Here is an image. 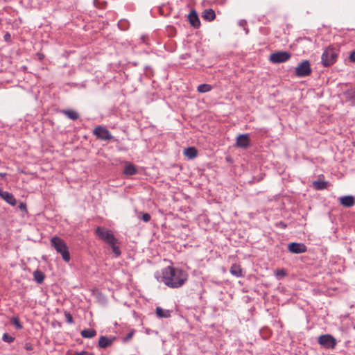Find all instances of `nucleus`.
I'll use <instances>...</instances> for the list:
<instances>
[{"mask_svg":"<svg viewBox=\"0 0 355 355\" xmlns=\"http://www.w3.org/2000/svg\"><path fill=\"white\" fill-rule=\"evenodd\" d=\"M187 279V273L180 268L167 266L162 270V280L169 288H180L184 284Z\"/></svg>","mask_w":355,"mask_h":355,"instance_id":"obj_1","label":"nucleus"},{"mask_svg":"<svg viewBox=\"0 0 355 355\" xmlns=\"http://www.w3.org/2000/svg\"><path fill=\"white\" fill-rule=\"evenodd\" d=\"M51 244L55 250L62 255L65 261L70 260V254L66 243L58 236H54L51 239Z\"/></svg>","mask_w":355,"mask_h":355,"instance_id":"obj_2","label":"nucleus"},{"mask_svg":"<svg viewBox=\"0 0 355 355\" xmlns=\"http://www.w3.org/2000/svg\"><path fill=\"white\" fill-rule=\"evenodd\" d=\"M95 234L101 240L103 241L108 245H113L114 242L118 241L117 239L112 232L105 227H97L95 230Z\"/></svg>","mask_w":355,"mask_h":355,"instance_id":"obj_3","label":"nucleus"},{"mask_svg":"<svg viewBox=\"0 0 355 355\" xmlns=\"http://www.w3.org/2000/svg\"><path fill=\"white\" fill-rule=\"evenodd\" d=\"M338 54L332 48L327 49L322 55V62L324 67L332 65L336 61Z\"/></svg>","mask_w":355,"mask_h":355,"instance_id":"obj_4","label":"nucleus"},{"mask_svg":"<svg viewBox=\"0 0 355 355\" xmlns=\"http://www.w3.org/2000/svg\"><path fill=\"white\" fill-rule=\"evenodd\" d=\"M318 343L325 349H334L337 341L336 338L330 334H323L318 337Z\"/></svg>","mask_w":355,"mask_h":355,"instance_id":"obj_5","label":"nucleus"},{"mask_svg":"<svg viewBox=\"0 0 355 355\" xmlns=\"http://www.w3.org/2000/svg\"><path fill=\"white\" fill-rule=\"evenodd\" d=\"M295 75L298 77L309 76L311 73L310 63L308 60L300 62L295 69Z\"/></svg>","mask_w":355,"mask_h":355,"instance_id":"obj_6","label":"nucleus"},{"mask_svg":"<svg viewBox=\"0 0 355 355\" xmlns=\"http://www.w3.org/2000/svg\"><path fill=\"white\" fill-rule=\"evenodd\" d=\"M291 57L287 51H276L270 55V61L272 63H282L288 61Z\"/></svg>","mask_w":355,"mask_h":355,"instance_id":"obj_7","label":"nucleus"},{"mask_svg":"<svg viewBox=\"0 0 355 355\" xmlns=\"http://www.w3.org/2000/svg\"><path fill=\"white\" fill-rule=\"evenodd\" d=\"M94 135L99 139L110 141L113 139L110 132L105 128L101 125L96 127L93 130Z\"/></svg>","mask_w":355,"mask_h":355,"instance_id":"obj_8","label":"nucleus"},{"mask_svg":"<svg viewBox=\"0 0 355 355\" xmlns=\"http://www.w3.org/2000/svg\"><path fill=\"white\" fill-rule=\"evenodd\" d=\"M236 146L245 149L250 145V137L248 134L239 135L236 138Z\"/></svg>","mask_w":355,"mask_h":355,"instance_id":"obj_9","label":"nucleus"},{"mask_svg":"<svg viewBox=\"0 0 355 355\" xmlns=\"http://www.w3.org/2000/svg\"><path fill=\"white\" fill-rule=\"evenodd\" d=\"M288 250L294 254H300L306 251V246L300 243H291L288 245Z\"/></svg>","mask_w":355,"mask_h":355,"instance_id":"obj_10","label":"nucleus"},{"mask_svg":"<svg viewBox=\"0 0 355 355\" xmlns=\"http://www.w3.org/2000/svg\"><path fill=\"white\" fill-rule=\"evenodd\" d=\"M0 196L9 205L12 206L16 205L17 200L11 193L3 191L1 188H0Z\"/></svg>","mask_w":355,"mask_h":355,"instance_id":"obj_11","label":"nucleus"},{"mask_svg":"<svg viewBox=\"0 0 355 355\" xmlns=\"http://www.w3.org/2000/svg\"><path fill=\"white\" fill-rule=\"evenodd\" d=\"M115 339V337L108 338L105 336H101L99 338L98 347L103 349L107 348L112 345Z\"/></svg>","mask_w":355,"mask_h":355,"instance_id":"obj_12","label":"nucleus"},{"mask_svg":"<svg viewBox=\"0 0 355 355\" xmlns=\"http://www.w3.org/2000/svg\"><path fill=\"white\" fill-rule=\"evenodd\" d=\"M340 203L345 207H351L355 205V199L352 196H345L339 198Z\"/></svg>","mask_w":355,"mask_h":355,"instance_id":"obj_13","label":"nucleus"},{"mask_svg":"<svg viewBox=\"0 0 355 355\" xmlns=\"http://www.w3.org/2000/svg\"><path fill=\"white\" fill-rule=\"evenodd\" d=\"M189 21L192 26L198 28L200 25V21L198 18V14L195 10H191L188 15Z\"/></svg>","mask_w":355,"mask_h":355,"instance_id":"obj_14","label":"nucleus"},{"mask_svg":"<svg viewBox=\"0 0 355 355\" xmlns=\"http://www.w3.org/2000/svg\"><path fill=\"white\" fill-rule=\"evenodd\" d=\"M202 17L208 21H211L216 18V14L214 10L206 9L204 10Z\"/></svg>","mask_w":355,"mask_h":355,"instance_id":"obj_15","label":"nucleus"},{"mask_svg":"<svg viewBox=\"0 0 355 355\" xmlns=\"http://www.w3.org/2000/svg\"><path fill=\"white\" fill-rule=\"evenodd\" d=\"M61 112L71 120H77L79 118V114L73 110H63Z\"/></svg>","mask_w":355,"mask_h":355,"instance_id":"obj_16","label":"nucleus"},{"mask_svg":"<svg viewBox=\"0 0 355 355\" xmlns=\"http://www.w3.org/2000/svg\"><path fill=\"white\" fill-rule=\"evenodd\" d=\"M80 335L85 338H92L96 335V331L94 329H85L80 331Z\"/></svg>","mask_w":355,"mask_h":355,"instance_id":"obj_17","label":"nucleus"},{"mask_svg":"<svg viewBox=\"0 0 355 355\" xmlns=\"http://www.w3.org/2000/svg\"><path fill=\"white\" fill-rule=\"evenodd\" d=\"M198 151L194 147H189L184 150V155L189 159H193L197 156Z\"/></svg>","mask_w":355,"mask_h":355,"instance_id":"obj_18","label":"nucleus"},{"mask_svg":"<svg viewBox=\"0 0 355 355\" xmlns=\"http://www.w3.org/2000/svg\"><path fill=\"white\" fill-rule=\"evenodd\" d=\"M123 173L127 175H135L137 173V169L132 164H128L125 165Z\"/></svg>","mask_w":355,"mask_h":355,"instance_id":"obj_19","label":"nucleus"},{"mask_svg":"<svg viewBox=\"0 0 355 355\" xmlns=\"http://www.w3.org/2000/svg\"><path fill=\"white\" fill-rule=\"evenodd\" d=\"M230 272L232 275L236 277L242 276V270L239 265L233 264L230 268Z\"/></svg>","mask_w":355,"mask_h":355,"instance_id":"obj_20","label":"nucleus"},{"mask_svg":"<svg viewBox=\"0 0 355 355\" xmlns=\"http://www.w3.org/2000/svg\"><path fill=\"white\" fill-rule=\"evenodd\" d=\"M156 314L159 318H167L171 316V312L169 310L163 309L159 306L156 308Z\"/></svg>","mask_w":355,"mask_h":355,"instance_id":"obj_21","label":"nucleus"},{"mask_svg":"<svg viewBox=\"0 0 355 355\" xmlns=\"http://www.w3.org/2000/svg\"><path fill=\"white\" fill-rule=\"evenodd\" d=\"M328 184L327 181L316 180L313 182V186L316 190H322L327 187Z\"/></svg>","mask_w":355,"mask_h":355,"instance_id":"obj_22","label":"nucleus"},{"mask_svg":"<svg viewBox=\"0 0 355 355\" xmlns=\"http://www.w3.org/2000/svg\"><path fill=\"white\" fill-rule=\"evenodd\" d=\"M33 277L37 283L42 284L44 280L45 276L41 270H37L33 272Z\"/></svg>","mask_w":355,"mask_h":355,"instance_id":"obj_23","label":"nucleus"},{"mask_svg":"<svg viewBox=\"0 0 355 355\" xmlns=\"http://www.w3.org/2000/svg\"><path fill=\"white\" fill-rule=\"evenodd\" d=\"M343 94L345 98L351 101L352 105H355V90H346Z\"/></svg>","mask_w":355,"mask_h":355,"instance_id":"obj_24","label":"nucleus"},{"mask_svg":"<svg viewBox=\"0 0 355 355\" xmlns=\"http://www.w3.org/2000/svg\"><path fill=\"white\" fill-rule=\"evenodd\" d=\"M117 242H114L113 245H110L112 249V252L114 254L116 257H118L121 255V251L119 246L116 245Z\"/></svg>","mask_w":355,"mask_h":355,"instance_id":"obj_25","label":"nucleus"},{"mask_svg":"<svg viewBox=\"0 0 355 355\" xmlns=\"http://www.w3.org/2000/svg\"><path fill=\"white\" fill-rule=\"evenodd\" d=\"M10 322L12 324L15 326L17 329H21L23 328V326L17 317L12 318L10 320Z\"/></svg>","mask_w":355,"mask_h":355,"instance_id":"obj_26","label":"nucleus"},{"mask_svg":"<svg viewBox=\"0 0 355 355\" xmlns=\"http://www.w3.org/2000/svg\"><path fill=\"white\" fill-rule=\"evenodd\" d=\"M2 340L6 343H10L14 341L15 338L11 336L8 334L5 333L2 336Z\"/></svg>","mask_w":355,"mask_h":355,"instance_id":"obj_27","label":"nucleus"},{"mask_svg":"<svg viewBox=\"0 0 355 355\" xmlns=\"http://www.w3.org/2000/svg\"><path fill=\"white\" fill-rule=\"evenodd\" d=\"M140 214L141 216H139V218L145 223H148L150 220L151 216L148 213H141Z\"/></svg>","mask_w":355,"mask_h":355,"instance_id":"obj_28","label":"nucleus"},{"mask_svg":"<svg viewBox=\"0 0 355 355\" xmlns=\"http://www.w3.org/2000/svg\"><path fill=\"white\" fill-rule=\"evenodd\" d=\"M64 316H65L67 322H68L69 324H72L73 322V317L70 313L65 311Z\"/></svg>","mask_w":355,"mask_h":355,"instance_id":"obj_29","label":"nucleus"},{"mask_svg":"<svg viewBox=\"0 0 355 355\" xmlns=\"http://www.w3.org/2000/svg\"><path fill=\"white\" fill-rule=\"evenodd\" d=\"M275 274L277 277H283L286 275V272H285V270L284 269L277 270L275 271Z\"/></svg>","mask_w":355,"mask_h":355,"instance_id":"obj_30","label":"nucleus"},{"mask_svg":"<svg viewBox=\"0 0 355 355\" xmlns=\"http://www.w3.org/2000/svg\"><path fill=\"white\" fill-rule=\"evenodd\" d=\"M134 335V331H130L125 337L123 338V342L124 343H126L128 342L130 339H131L132 338Z\"/></svg>","mask_w":355,"mask_h":355,"instance_id":"obj_31","label":"nucleus"},{"mask_svg":"<svg viewBox=\"0 0 355 355\" xmlns=\"http://www.w3.org/2000/svg\"><path fill=\"white\" fill-rule=\"evenodd\" d=\"M197 89H211V86L209 85H207V84H201V85H199L197 87Z\"/></svg>","mask_w":355,"mask_h":355,"instance_id":"obj_32","label":"nucleus"},{"mask_svg":"<svg viewBox=\"0 0 355 355\" xmlns=\"http://www.w3.org/2000/svg\"><path fill=\"white\" fill-rule=\"evenodd\" d=\"M276 226L282 229H285L287 227L286 224L282 221L276 223Z\"/></svg>","mask_w":355,"mask_h":355,"instance_id":"obj_33","label":"nucleus"},{"mask_svg":"<svg viewBox=\"0 0 355 355\" xmlns=\"http://www.w3.org/2000/svg\"><path fill=\"white\" fill-rule=\"evenodd\" d=\"M4 40L6 42H10V40H11V36L10 35L9 33H6L5 35H4Z\"/></svg>","mask_w":355,"mask_h":355,"instance_id":"obj_34","label":"nucleus"},{"mask_svg":"<svg viewBox=\"0 0 355 355\" xmlns=\"http://www.w3.org/2000/svg\"><path fill=\"white\" fill-rule=\"evenodd\" d=\"M349 60L352 62H355V51H352L349 55Z\"/></svg>","mask_w":355,"mask_h":355,"instance_id":"obj_35","label":"nucleus"},{"mask_svg":"<svg viewBox=\"0 0 355 355\" xmlns=\"http://www.w3.org/2000/svg\"><path fill=\"white\" fill-rule=\"evenodd\" d=\"M19 208L21 209V210H24L26 209V205H24V203H21L20 205H19Z\"/></svg>","mask_w":355,"mask_h":355,"instance_id":"obj_36","label":"nucleus"},{"mask_svg":"<svg viewBox=\"0 0 355 355\" xmlns=\"http://www.w3.org/2000/svg\"><path fill=\"white\" fill-rule=\"evenodd\" d=\"M200 92H207L208 90H205V89H203V90H198Z\"/></svg>","mask_w":355,"mask_h":355,"instance_id":"obj_37","label":"nucleus"}]
</instances>
